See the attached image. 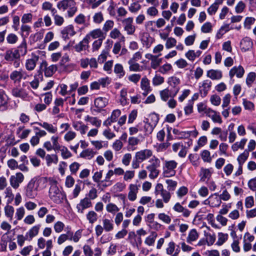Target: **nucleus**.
I'll use <instances>...</instances> for the list:
<instances>
[{
    "label": "nucleus",
    "mask_w": 256,
    "mask_h": 256,
    "mask_svg": "<svg viewBox=\"0 0 256 256\" xmlns=\"http://www.w3.org/2000/svg\"><path fill=\"white\" fill-rule=\"evenodd\" d=\"M57 181L54 179H50L49 184L50 188L48 192V196L55 203L60 204L62 202L65 196L58 188L57 186Z\"/></svg>",
    "instance_id": "obj_1"
},
{
    "label": "nucleus",
    "mask_w": 256,
    "mask_h": 256,
    "mask_svg": "<svg viewBox=\"0 0 256 256\" xmlns=\"http://www.w3.org/2000/svg\"><path fill=\"white\" fill-rule=\"evenodd\" d=\"M76 5V2L73 0H62L57 3L56 6L58 10L63 11L68 10V16L72 18L78 11Z\"/></svg>",
    "instance_id": "obj_2"
},
{
    "label": "nucleus",
    "mask_w": 256,
    "mask_h": 256,
    "mask_svg": "<svg viewBox=\"0 0 256 256\" xmlns=\"http://www.w3.org/2000/svg\"><path fill=\"white\" fill-rule=\"evenodd\" d=\"M178 162L174 160H166L163 164V174L165 177L174 176L176 173V168Z\"/></svg>",
    "instance_id": "obj_3"
},
{
    "label": "nucleus",
    "mask_w": 256,
    "mask_h": 256,
    "mask_svg": "<svg viewBox=\"0 0 256 256\" xmlns=\"http://www.w3.org/2000/svg\"><path fill=\"white\" fill-rule=\"evenodd\" d=\"M168 84L171 90L172 94L176 96L180 88V80L176 76H172L168 78Z\"/></svg>",
    "instance_id": "obj_4"
},
{
    "label": "nucleus",
    "mask_w": 256,
    "mask_h": 256,
    "mask_svg": "<svg viewBox=\"0 0 256 256\" xmlns=\"http://www.w3.org/2000/svg\"><path fill=\"white\" fill-rule=\"evenodd\" d=\"M58 139V136H52L50 138L51 141L46 140L44 143L43 148L48 152L52 150L57 151L58 148H59Z\"/></svg>",
    "instance_id": "obj_5"
},
{
    "label": "nucleus",
    "mask_w": 256,
    "mask_h": 256,
    "mask_svg": "<svg viewBox=\"0 0 256 256\" xmlns=\"http://www.w3.org/2000/svg\"><path fill=\"white\" fill-rule=\"evenodd\" d=\"M134 20L132 17L126 18L122 20L124 30L128 35H132L136 31V26L133 24Z\"/></svg>",
    "instance_id": "obj_6"
},
{
    "label": "nucleus",
    "mask_w": 256,
    "mask_h": 256,
    "mask_svg": "<svg viewBox=\"0 0 256 256\" xmlns=\"http://www.w3.org/2000/svg\"><path fill=\"white\" fill-rule=\"evenodd\" d=\"M40 68L44 72V75L46 77L52 76L56 71L58 67L56 65L52 64L48 66V63L45 60H42L40 64Z\"/></svg>",
    "instance_id": "obj_7"
},
{
    "label": "nucleus",
    "mask_w": 256,
    "mask_h": 256,
    "mask_svg": "<svg viewBox=\"0 0 256 256\" xmlns=\"http://www.w3.org/2000/svg\"><path fill=\"white\" fill-rule=\"evenodd\" d=\"M38 191V190L34 181L31 180L26 188L25 195L29 198H34L36 196Z\"/></svg>",
    "instance_id": "obj_8"
},
{
    "label": "nucleus",
    "mask_w": 256,
    "mask_h": 256,
    "mask_svg": "<svg viewBox=\"0 0 256 256\" xmlns=\"http://www.w3.org/2000/svg\"><path fill=\"white\" fill-rule=\"evenodd\" d=\"M28 77V75L26 72L22 69L14 70L10 75V78L14 82H20L22 79L26 80Z\"/></svg>",
    "instance_id": "obj_9"
},
{
    "label": "nucleus",
    "mask_w": 256,
    "mask_h": 256,
    "mask_svg": "<svg viewBox=\"0 0 256 256\" xmlns=\"http://www.w3.org/2000/svg\"><path fill=\"white\" fill-rule=\"evenodd\" d=\"M153 152L150 149H144L137 152L134 156V158L138 159V161L142 162L144 161L149 159L150 158L152 157Z\"/></svg>",
    "instance_id": "obj_10"
},
{
    "label": "nucleus",
    "mask_w": 256,
    "mask_h": 256,
    "mask_svg": "<svg viewBox=\"0 0 256 256\" xmlns=\"http://www.w3.org/2000/svg\"><path fill=\"white\" fill-rule=\"evenodd\" d=\"M92 206V202L89 198H85L80 200L76 206V212L78 214H82L84 210Z\"/></svg>",
    "instance_id": "obj_11"
},
{
    "label": "nucleus",
    "mask_w": 256,
    "mask_h": 256,
    "mask_svg": "<svg viewBox=\"0 0 256 256\" xmlns=\"http://www.w3.org/2000/svg\"><path fill=\"white\" fill-rule=\"evenodd\" d=\"M40 56L34 53H32L31 57L26 60L25 62V68L28 71L33 70L36 67L37 62L39 60Z\"/></svg>",
    "instance_id": "obj_12"
},
{
    "label": "nucleus",
    "mask_w": 256,
    "mask_h": 256,
    "mask_svg": "<svg viewBox=\"0 0 256 256\" xmlns=\"http://www.w3.org/2000/svg\"><path fill=\"white\" fill-rule=\"evenodd\" d=\"M222 201L217 193L211 194L208 199L204 201L206 204H208L212 208H218L220 206Z\"/></svg>",
    "instance_id": "obj_13"
},
{
    "label": "nucleus",
    "mask_w": 256,
    "mask_h": 256,
    "mask_svg": "<svg viewBox=\"0 0 256 256\" xmlns=\"http://www.w3.org/2000/svg\"><path fill=\"white\" fill-rule=\"evenodd\" d=\"M24 180V176L21 172H16L14 175L11 176L10 178V186L14 189L18 188L20 184Z\"/></svg>",
    "instance_id": "obj_14"
},
{
    "label": "nucleus",
    "mask_w": 256,
    "mask_h": 256,
    "mask_svg": "<svg viewBox=\"0 0 256 256\" xmlns=\"http://www.w3.org/2000/svg\"><path fill=\"white\" fill-rule=\"evenodd\" d=\"M245 72L244 68L239 65L232 67L230 70L228 74L230 79H232L234 76L236 78H240L243 77Z\"/></svg>",
    "instance_id": "obj_15"
},
{
    "label": "nucleus",
    "mask_w": 256,
    "mask_h": 256,
    "mask_svg": "<svg viewBox=\"0 0 256 256\" xmlns=\"http://www.w3.org/2000/svg\"><path fill=\"white\" fill-rule=\"evenodd\" d=\"M82 249L85 256H93V254L94 256H102V250L98 247L96 248L93 251L89 245L85 244L83 246Z\"/></svg>",
    "instance_id": "obj_16"
},
{
    "label": "nucleus",
    "mask_w": 256,
    "mask_h": 256,
    "mask_svg": "<svg viewBox=\"0 0 256 256\" xmlns=\"http://www.w3.org/2000/svg\"><path fill=\"white\" fill-rule=\"evenodd\" d=\"M212 86V82L209 80H206L200 83V92L202 96L207 95Z\"/></svg>",
    "instance_id": "obj_17"
},
{
    "label": "nucleus",
    "mask_w": 256,
    "mask_h": 256,
    "mask_svg": "<svg viewBox=\"0 0 256 256\" xmlns=\"http://www.w3.org/2000/svg\"><path fill=\"white\" fill-rule=\"evenodd\" d=\"M50 179L45 177H35L32 178V180L35 184L38 190H42L46 186L47 184H49Z\"/></svg>",
    "instance_id": "obj_18"
},
{
    "label": "nucleus",
    "mask_w": 256,
    "mask_h": 256,
    "mask_svg": "<svg viewBox=\"0 0 256 256\" xmlns=\"http://www.w3.org/2000/svg\"><path fill=\"white\" fill-rule=\"evenodd\" d=\"M140 186L136 184H130L128 186L129 192L128 195V199L132 202L134 201L137 198V194Z\"/></svg>",
    "instance_id": "obj_19"
},
{
    "label": "nucleus",
    "mask_w": 256,
    "mask_h": 256,
    "mask_svg": "<svg viewBox=\"0 0 256 256\" xmlns=\"http://www.w3.org/2000/svg\"><path fill=\"white\" fill-rule=\"evenodd\" d=\"M120 114L121 111L118 109L113 110L110 116L104 122L103 124L108 127L112 122H116Z\"/></svg>",
    "instance_id": "obj_20"
},
{
    "label": "nucleus",
    "mask_w": 256,
    "mask_h": 256,
    "mask_svg": "<svg viewBox=\"0 0 256 256\" xmlns=\"http://www.w3.org/2000/svg\"><path fill=\"white\" fill-rule=\"evenodd\" d=\"M76 34L74 27L72 25L70 24L64 27L61 31L62 38L64 40H67L70 36H74Z\"/></svg>",
    "instance_id": "obj_21"
},
{
    "label": "nucleus",
    "mask_w": 256,
    "mask_h": 256,
    "mask_svg": "<svg viewBox=\"0 0 256 256\" xmlns=\"http://www.w3.org/2000/svg\"><path fill=\"white\" fill-rule=\"evenodd\" d=\"M205 114L210 118L214 122L222 124V121L220 114L210 108H208L206 110Z\"/></svg>",
    "instance_id": "obj_22"
},
{
    "label": "nucleus",
    "mask_w": 256,
    "mask_h": 256,
    "mask_svg": "<svg viewBox=\"0 0 256 256\" xmlns=\"http://www.w3.org/2000/svg\"><path fill=\"white\" fill-rule=\"evenodd\" d=\"M240 44L242 51L246 52L252 48L253 42L250 38L246 36L242 39Z\"/></svg>",
    "instance_id": "obj_23"
},
{
    "label": "nucleus",
    "mask_w": 256,
    "mask_h": 256,
    "mask_svg": "<svg viewBox=\"0 0 256 256\" xmlns=\"http://www.w3.org/2000/svg\"><path fill=\"white\" fill-rule=\"evenodd\" d=\"M106 36V34L103 32V30L100 28L94 29L89 32L86 35V38L88 40L92 38L93 39L98 38V39H104Z\"/></svg>",
    "instance_id": "obj_24"
},
{
    "label": "nucleus",
    "mask_w": 256,
    "mask_h": 256,
    "mask_svg": "<svg viewBox=\"0 0 256 256\" xmlns=\"http://www.w3.org/2000/svg\"><path fill=\"white\" fill-rule=\"evenodd\" d=\"M12 94L14 96L22 99L26 98L28 96L26 90L20 87H16L12 88Z\"/></svg>",
    "instance_id": "obj_25"
},
{
    "label": "nucleus",
    "mask_w": 256,
    "mask_h": 256,
    "mask_svg": "<svg viewBox=\"0 0 256 256\" xmlns=\"http://www.w3.org/2000/svg\"><path fill=\"white\" fill-rule=\"evenodd\" d=\"M36 124L44 128L50 134H56L58 131V128L56 126H54L52 124H49L47 122H36Z\"/></svg>",
    "instance_id": "obj_26"
},
{
    "label": "nucleus",
    "mask_w": 256,
    "mask_h": 256,
    "mask_svg": "<svg viewBox=\"0 0 256 256\" xmlns=\"http://www.w3.org/2000/svg\"><path fill=\"white\" fill-rule=\"evenodd\" d=\"M206 76L212 80H219L222 76V73L219 70H210L207 71Z\"/></svg>",
    "instance_id": "obj_27"
},
{
    "label": "nucleus",
    "mask_w": 256,
    "mask_h": 256,
    "mask_svg": "<svg viewBox=\"0 0 256 256\" xmlns=\"http://www.w3.org/2000/svg\"><path fill=\"white\" fill-rule=\"evenodd\" d=\"M40 228V224L32 226L26 233V237H27L28 240H31L33 238L36 236L39 233Z\"/></svg>",
    "instance_id": "obj_28"
},
{
    "label": "nucleus",
    "mask_w": 256,
    "mask_h": 256,
    "mask_svg": "<svg viewBox=\"0 0 256 256\" xmlns=\"http://www.w3.org/2000/svg\"><path fill=\"white\" fill-rule=\"evenodd\" d=\"M18 54L16 50L14 49L7 50L4 54V59L6 61L12 62L14 60H20Z\"/></svg>",
    "instance_id": "obj_29"
},
{
    "label": "nucleus",
    "mask_w": 256,
    "mask_h": 256,
    "mask_svg": "<svg viewBox=\"0 0 256 256\" xmlns=\"http://www.w3.org/2000/svg\"><path fill=\"white\" fill-rule=\"evenodd\" d=\"M173 210L177 212L182 213V215L186 218L189 216L190 212L184 208L180 203L176 202L173 207Z\"/></svg>",
    "instance_id": "obj_30"
},
{
    "label": "nucleus",
    "mask_w": 256,
    "mask_h": 256,
    "mask_svg": "<svg viewBox=\"0 0 256 256\" xmlns=\"http://www.w3.org/2000/svg\"><path fill=\"white\" fill-rule=\"evenodd\" d=\"M213 172L212 170L210 168H201L200 172V180L202 182L206 181V180H209Z\"/></svg>",
    "instance_id": "obj_31"
},
{
    "label": "nucleus",
    "mask_w": 256,
    "mask_h": 256,
    "mask_svg": "<svg viewBox=\"0 0 256 256\" xmlns=\"http://www.w3.org/2000/svg\"><path fill=\"white\" fill-rule=\"evenodd\" d=\"M140 87L144 91L142 94L145 96L151 91L149 80L146 77L142 78L140 82Z\"/></svg>",
    "instance_id": "obj_32"
},
{
    "label": "nucleus",
    "mask_w": 256,
    "mask_h": 256,
    "mask_svg": "<svg viewBox=\"0 0 256 256\" xmlns=\"http://www.w3.org/2000/svg\"><path fill=\"white\" fill-rule=\"evenodd\" d=\"M202 52L198 50L195 52L194 50H189L185 54L186 58L190 61L194 62L196 58H198L202 54Z\"/></svg>",
    "instance_id": "obj_33"
},
{
    "label": "nucleus",
    "mask_w": 256,
    "mask_h": 256,
    "mask_svg": "<svg viewBox=\"0 0 256 256\" xmlns=\"http://www.w3.org/2000/svg\"><path fill=\"white\" fill-rule=\"evenodd\" d=\"M108 103V100L106 98L98 97L94 100V105L96 108L103 109Z\"/></svg>",
    "instance_id": "obj_34"
},
{
    "label": "nucleus",
    "mask_w": 256,
    "mask_h": 256,
    "mask_svg": "<svg viewBox=\"0 0 256 256\" xmlns=\"http://www.w3.org/2000/svg\"><path fill=\"white\" fill-rule=\"evenodd\" d=\"M20 58L24 56L27 53V44L26 40H22L20 44L15 49Z\"/></svg>",
    "instance_id": "obj_35"
},
{
    "label": "nucleus",
    "mask_w": 256,
    "mask_h": 256,
    "mask_svg": "<svg viewBox=\"0 0 256 256\" xmlns=\"http://www.w3.org/2000/svg\"><path fill=\"white\" fill-rule=\"evenodd\" d=\"M46 166L49 167L52 164H56L58 161V156L56 154H47L45 156Z\"/></svg>",
    "instance_id": "obj_36"
},
{
    "label": "nucleus",
    "mask_w": 256,
    "mask_h": 256,
    "mask_svg": "<svg viewBox=\"0 0 256 256\" xmlns=\"http://www.w3.org/2000/svg\"><path fill=\"white\" fill-rule=\"evenodd\" d=\"M154 38L148 34H144L142 38V44L146 48H150L154 42Z\"/></svg>",
    "instance_id": "obj_37"
},
{
    "label": "nucleus",
    "mask_w": 256,
    "mask_h": 256,
    "mask_svg": "<svg viewBox=\"0 0 256 256\" xmlns=\"http://www.w3.org/2000/svg\"><path fill=\"white\" fill-rule=\"evenodd\" d=\"M52 16L54 20V24L56 26H62L64 22V17L57 14L56 10H53L52 12Z\"/></svg>",
    "instance_id": "obj_38"
},
{
    "label": "nucleus",
    "mask_w": 256,
    "mask_h": 256,
    "mask_svg": "<svg viewBox=\"0 0 256 256\" xmlns=\"http://www.w3.org/2000/svg\"><path fill=\"white\" fill-rule=\"evenodd\" d=\"M160 99L165 102L168 100L169 98H174L176 96L172 94L171 90H169L168 88L160 90Z\"/></svg>",
    "instance_id": "obj_39"
},
{
    "label": "nucleus",
    "mask_w": 256,
    "mask_h": 256,
    "mask_svg": "<svg viewBox=\"0 0 256 256\" xmlns=\"http://www.w3.org/2000/svg\"><path fill=\"white\" fill-rule=\"evenodd\" d=\"M84 120L86 122H90L92 126L97 128H100L101 126L102 120H99L97 117L86 116L84 118Z\"/></svg>",
    "instance_id": "obj_40"
},
{
    "label": "nucleus",
    "mask_w": 256,
    "mask_h": 256,
    "mask_svg": "<svg viewBox=\"0 0 256 256\" xmlns=\"http://www.w3.org/2000/svg\"><path fill=\"white\" fill-rule=\"evenodd\" d=\"M199 237V234L196 229L191 230L186 238V242L188 244H192V242L196 240Z\"/></svg>",
    "instance_id": "obj_41"
},
{
    "label": "nucleus",
    "mask_w": 256,
    "mask_h": 256,
    "mask_svg": "<svg viewBox=\"0 0 256 256\" xmlns=\"http://www.w3.org/2000/svg\"><path fill=\"white\" fill-rule=\"evenodd\" d=\"M102 226L103 229H104V230L106 232L112 231L114 228L112 220L106 218H104L102 219Z\"/></svg>",
    "instance_id": "obj_42"
},
{
    "label": "nucleus",
    "mask_w": 256,
    "mask_h": 256,
    "mask_svg": "<svg viewBox=\"0 0 256 256\" xmlns=\"http://www.w3.org/2000/svg\"><path fill=\"white\" fill-rule=\"evenodd\" d=\"M110 36L113 39H116L120 38V42L125 41L124 36L121 34L120 32L117 28H114L110 34Z\"/></svg>",
    "instance_id": "obj_43"
},
{
    "label": "nucleus",
    "mask_w": 256,
    "mask_h": 256,
    "mask_svg": "<svg viewBox=\"0 0 256 256\" xmlns=\"http://www.w3.org/2000/svg\"><path fill=\"white\" fill-rule=\"evenodd\" d=\"M58 150L60 152L61 156L64 159H68L72 156L70 152L64 146H62L60 144L59 148H58Z\"/></svg>",
    "instance_id": "obj_44"
},
{
    "label": "nucleus",
    "mask_w": 256,
    "mask_h": 256,
    "mask_svg": "<svg viewBox=\"0 0 256 256\" xmlns=\"http://www.w3.org/2000/svg\"><path fill=\"white\" fill-rule=\"evenodd\" d=\"M247 142L246 138H242L240 142H236L232 146V149L234 152H236L238 149H244Z\"/></svg>",
    "instance_id": "obj_45"
},
{
    "label": "nucleus",
    "mask_w": 256,
    "mask_h": 256,
    "mask_svg": "<svg viewBox=\"0 0 256 256\" xmlns=\"http://www.w3.org/2000/svg\"><path fill=\"white\" fill-rule=\"evenodd\" d=\"M96 154V152H94L92 150L88 148L83 150L80 154V156L82 158L90 160Z\"/></svg>",
    "instance_id": "obj_46"
},
{
    "label": "nucleus",
    "mask_w": 256,
    "mask_h": 256,
    "mask_svg": "<svg viewBox=\"0 0 256 256\" xmlns=\"http://www.w3.org/2000/svg\"><path fill=\"white\" fill-rule=\"evenodd\" d=\"M148 164L146 166L148 167L159 168L160 166V160L155 156H153L152 157L148 160Z\"/></svg>",
    "instance_id": "obj_47"
},
{
    "label": "nucleus",
    "mask_w": 256,
    "mask_h": 256,
    "mask_svg": "<svg viewBox=\"0 0 256 256\" xmlns=\"http://www.w3.org/2000/svg\"><path fill=\"white\" fill-rule=\"evenodd\" d=\"M31 30L30 26L26 24H22L20 27V36L23 40H26V38L28 36Z\"/></svg>",
    "instance_id": "obj_48"
},
{
    "label": "nucleus",
    "mask_w": 256,
    "mask_h": 256,
    "mask_svg": "<svg viewBox=\"0 0 256 256\" xmlns=\"http://www.w3.org/2000/svg\"><path fill=\"white\" fill-rule=\"evenodd\" d=\"M172 132L174 134L176 135V138L178 139L187 138L190 136V132H188L180 131L176 128H174Z\"/></svg>",
    "instance_id": "obj_49"
},
{
    "label": "nucleus",
    "mask_w": 256,
    "mask_h": 256,
    "mask_svg": "<svg viewBox=\"0 0 256 256\" xmlns=\"http://www.w3.org/2000/svg\"><path fill=\"white\" fill-rule=\"evenodd\" d=\"M70 240H73L74 242H78L82 237V230H78L73 234L72 232L68 231Z\"/></svg>",
    "instance_id": "obj_50"
},
{
    "label": "nucleus",
    "mask_w": 256,
    "mask_h": 256,
    "mask_svg": "<svg viewBox=\"0 0 256 256\" xmlns=\"http://www.w3.org/2000/svg\"><path fill=\"white\" fill-rule=\"evenodd\" d=\"M72 126L76 130H80L82 134H85L88 129V126L79 122L74 123Z\"/></svg>",
    "instance_id": "obj_51"
},
{
    "label": "nucleus",
    "mask_w": 256,
    "mask_h": 256,
    "mask_svg": "<svg viewBox=\"0 0 256 256\" xmlns=\"http://www.w3.org/2000/svg\"><path fill=\"white\" fill-rule=\"evenodd\" d=\"M86 218L90 224H92L98 220V216L97 214L93 211L88 212L86 214Z\"/></svg>",
    "instance_id": "obj_52"
},
{
    "label": "nucleus",
    "mask_w": 256,
    "mask_h": 256,
    "mask_svg": "<svg viewBox=\"0 0 256 256\" xmlns=\"http://www.w3.org/2000/svg\"><path fill=\"white\" fill-rule=\"evenodd\" d=\"M129 64V70L130 72H140V66L138 63L136 61L129 60L128 61Z\"/></svg>",
    "instance_id": "obj_53"
},
{
    "label": "nucleus",
    "mask_w": 256,
    "mask_h": 256,
    "mask_svg": "<svg viewBox=\"0 0 256 256\" xmlns=\"http://www.w3.org/2000/svg\"><path fill=\"white\" fill-rule=\"evenodd\" d=\"M24 127H19L17 130L18 134H19V138L24 139L26 138L31 132L30 129H24Z\"/></svg>",
    "instance_id": "obj_54"
},
{
    "label": "nucleus",
    "mask_w": 256,
    "mask_h": 256,
    "mask_svg": "<svg viewBox=\"0 0 256 256\" xmlns=\"http://www.w3.org/2000/svg\"><path fill=\"white\" fill-rule=\"evenodd\" d=\"M146 169L150 172L149 177L150 179H154L158 176L160 173L158 168L146 166Z\"/></svg>",
    "instance_id": "obj_55"
},
{
    "label": "nucleus",
    "mask_w": 256,
    "mask_h": 256,
    "mask_svg": "<svg viewBox=\"0 0 256 256\" xmlns=\"http://www.w3.org/2000/svg\"><path fill=\"white\" fill-rule=\"evenodd\" d=\"M249 156V152L248 150H244V152L240 154L237 160L238 163V165H243L244 162L247 160Z\"/></svg>",
    "instance_id": "obj_56"
},
{
    "label": "nucleus",
    "mask_w": 256,
    "mask_h": 256,
    "mask_svg": "<svg viewBox=\"0 0 256 256\" xmlns=\"http://www.w3.org/2000/svg\"><path fill=\"white\" fill-rule=\"evenodd\" d=\"M175 248L176 243L171 240L166 244V252L168 255H172L174 252Z\"/></svg>",
    "instance_id": "obj_57"
},
{
    "label": "nucleus",
    "mask_w": 256,
    "mask_h": 256,
    "mask_svg": "<svg viewBox=\"0 0 256 256\" xmlns=\"http://www.w3.org/2000/svg\"><path fill=\"white\" fill-rule=\"evenodd\" d=\"M114 72L118 74L120 78L123 77L125 74V72L122 66L120 64H116L114 67Z\"/></svg>",
    "instance_id": "obj_58"
},
{
    "label": "nucleus",
    "mask_w": 256,
    "mask_h": 256,
    "mask_svg": "<svg viewBox=\"0 0 256 256\" xmlns=\"http://www.w3.org/2000/svg\"><path fill=\"white\" fill-rule=\"evenodd\" d=\"M256 78V74L254 72L248 73L246 78V84L248 88H250Z\"/></svg>",
    "instance_id": "obj_59"
},
{
    "label": "nucleus",
    "mask_w": 256,
    "mask_h": 256,
    "mask_svg": "<svg viewBox=\"0 0 256 256\" xmlns=\"http://www.w3.org/2000/svg\"><path fill=\"white\" fill-rule=\"evenodd\" d=\"M228 236L227 234L222 232L218 233V240L216 242V244L220 246L222 245L228 239Z\"/></svg>",
    "instance_id": "obj_60"
},
{
    "label": "nucleus",
    "mask_w": 256,
    "mask_h": 256,
    "mask_svg": "<svg viewBox=\"0 0 256 256\" xmlns=\"http://www.w3.org/2000/svg\"><path fill=\"white\" fill-rule=\"evenodd\" d=\"M92 19L94 23L99 24L104 20V14L101 12H96L92 17Z\"/></svg>",
    "instance_id": "obj_61"
},
{
    "label": "nucleus",
    "mask_w": 256,
    "mask_h": 256,
    "mask_svg": "<svg viewBox=\"0 0 256 256\" xmlns=\"http://www.w3.org/2000/svg\"><path fill=\"white\" fill-rule=\"evenodd\" d=\"M106 208L108 212L112 214H115L120 210L119 208L116 204L110 202L106 206Z\"/></svg>",
    "instance_id": "obj_62"
},
{
    "label": "nucleus",
    "mask_w": 256,
    "mask_h": 256,
    "mask_svg": "<svg viewBox=\"0 0 256 256\" xmlns=\"http://www.w3.org/2000/svg\"><path fill=\"white\" fill-rule=\"evenodd\" d=\"M18 36L16 34L13 33L9 34L6 38L7 42L11 44H16L18 40Z\"/></svg>",
    "instance_id": "obj_63"
},
{
    "label": "nucleus",
    "mask_w": 256,
    "mask_h": 256,
    "mask_svg": "<svg viewBox=\"0 0 256 256\" xmlns=\"http://www.w3.org/2000/svg\"><path fill=\"white\" fill-rule=\"evenodd\" d=\"M114 22L113 20H107L104 23L102 30L105 32H107L112 28L114 26Z\"/></svg>",
    "instance_id": "obj_64"
}]
</instances>
